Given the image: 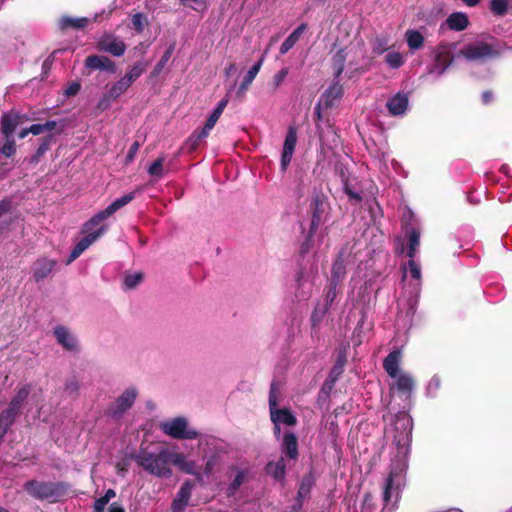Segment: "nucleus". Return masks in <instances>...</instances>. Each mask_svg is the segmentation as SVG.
Returning a JSON list of instances; mask_svg holds the SVG:
<instances>
[{
    "instance_id": "nucleus-1",
    "label": "nucleus",
    "mask_w": 512,
    "mask_h": 512,
    "mask_svg": "<svg viewBox=\"0 0 512 512\" xmlns=\"http://www.w3.org/2000/svg\"><path fill=\"white\" fill-rule=\"evenodd\" d=\"M178 454L171 453L168 449L163 447L158 448H140L138 453L132 456L138 466L143 468L146 472L151 475L168 478L172 475L170 463L176 462Z\"/></svg>"
},
{
    "instance_id": "nucleus-2",
    "label": "nucleus",
    "mask_w": 512,
    "mask_h": 512,
    "mask_svg": "<svg viewBox=\"0 0 512 512\" xmlns=\"http://www.w3.org/2000/svg\"><path fill=\"white\" fill-rule=\"evenodd\" d=\"M24 490L36 500L54 503L67 494L69 485L64 482L31 479L25 482Z\"/></svg>"
},
{
    "instance_id": "nucleus-3",
    "label": "nucleus",
    "mask_w": 512,
    "mask_h": 512,
    "mask_svg": "<svg viewBox=\"0 0 512 512\" xmlns=\"http://www.w3.org/2000/svg\"><path fill=\"white\" fill-rule=\"evenodd\" d=\"M136 192H130L125 194L124 196L116 199L110 205H108L104 210H101L97 214H95L92 218H90L87 222H85L86 230H91L96 228L100 223L104 220L112 216L115 212H117L122 207L129 204L135 198Z\"/></svg>"
},
{
    "instance_id": "nucleus-4",
    "label": "nucleus",
    "mask_w": 512,
    "mask_h": 512,
    "mask_svg": "<svg viewBox=\"0 0 512 512\" xmlns=\"http://www.w3.org/2000/svg\"><path fill=\"white\" fill-rule=\"evenodd\" d=\"M277 397L275 383L271 384L269 392V409L270 419L273 424L283 423L287 426H295L297 424V418L288 408H277Z\"/></svg>"
},
{
    "instance_id": "nucleus-5",
    "label": "nucleus",
    "mask_w": 512,
    "mask_h": 512,
    "mask_svg": "<svg viewBox=\"0 0 512 512\" xmlns=\"http://www.w3.org/2000/svg\"><path fill=\"white\" fill-rule=\"evenodd\" d=\"M162 431L174 439H196L198 432L187 428V420L183 417H177L171 421L161 424Z\"/></svg>"
},
{
    "instance_id": "nucleus-6",
    "label": "nucleus",
    "mask_w": 512,
    "mask_h": 512,
    "mask_svg": "<svg viewBox=\"0 0 512 512\" xmlns=\"http://www.w3.org/2000/svg\"><path fill=\"white\" fill-rule=\"evenodd\" d=\"M459 53L469 61L495 58L499 55L498 51L492 45L483 41L469 44L461 49Z\"/></svg>"
},
{
    "instance_id": "nucleus-7",
    "label": "nucleus",
    "mask_w": 512,
    "mask_h": 512,
    "mask_svg": "<svg viewBox=\"0 0 512 512\" xmlns=\"http://www.w3.org/2000/svg\"><path fill=\"white\" fill-rule=\"evenodd\" d=\"M107 230L106 225H101L97 229L86 230L85 224L83 225L82 232L86 235L74 246L72 249L67 263L76 260L90 245H92L99 237H101Z\"/></svg>"
},
{
    "instance_id": "nucleus-8",
    "label": "nucleus",
    "mask_w": 512,
    "mask_h": 512,
    "mask_svg": "<svg viewBox=\"0 0 512 512\" xmlns=\"http://www.w3.org/2000/svg\"><path fill=\"white\" fill-rule=\"evenodd\" d=\"M137 397V390L135 388L126 389L114 402H112L108 409V415L115 419H119L122 415L129 410Z\"/></svg>"
},
{
    "instance_id": "nucleus-9",
    "label": "nucleus",
    "mask_w": 512,
    "mask_h": 512,
    "mask_svg": "<svg viewBox=\"0 0 512 512\" xmlns=\"http://www.w3.org/2000/svg\"><path fill=\"white\" fill-rule=\"evenodd\" d=\"M327 208L326 197L323 194H316L311 203V222L310 228L313 231H318L319 227L324 223V214Z\"/></svg>"
},
{
    "instance_id": "nucleus-10",
    "label": "nucleus",
    "mask_w": 512,
    "mask_h": 512,
    "mask_svg": "<svg viewBox=\"0 0 512 512\" xmlns=\"http://www.w3.org/2000/svg\"><path fill=\"white\" fill-rule=\"evenodd\" d=\"M297 143V129L295 126L290 125L287 130V134L283 144V150L281 155V170L285 172L292 160V156L295 151Z\"/></svg>"
},
{
    "instance_id": "nucleus-11",
    "label": "nucleus",
    "mask_w": 512,
    "mask_h": 512,
    "mask_svg": "<svg viewBox=\"0 0 512 512\" xmlns=\"http://www.w3.org/2000/svg\"><path fill=\"white\" fill-rule=\"evenodd\" d=\"M403 482L404 476L402 474V471L394 468L391 469L388 477L386 478L383 491V499L386 503L391 501L393 493H395L396 496L399 495Z\"/></svg>"
},
{
    "instance_id": "nucleus-12",
    "label": "nucleus",
    "mask_w": 512,
    "mask_h": 512,
    "mask_svg": "<svg viewBox=\"0 0 512 512\" xmlns=\"http://www.w3.org/2000/svg\"><path fill=\"white\" fill-rule=\"evenodd\" d=\"M280 450L282 452V456L288 460V462L293 461L297 462L299 458V449H298V438L295 433L291 431H286L282 437V441L280 444Z\"/></svg>"
},
{
    "instance_id": "nucleus-13",
    "label": "nucleus",
    "mask_w": 512,
    "mask_h": 512,
    "mask_svg": "<svg viewBox=\"0 0 512 512\" xmlns=\"http://www.w3.org/2000/svg\"><path fill=\"white\" fill-rule=\"evenodd\" d=\"M350 255L348 244L344 245L339 252L332 264L331 279L333 283L340 284L346 276V265L345 260Z\"/></svg>"
},
{
    "instance_id": "nucleus-14",
    "label": "nucleus",
    "mask_w": 512,
    "mask_h": 512,
    "mask_svg": "<svg viewBox=\"0 0 512 512\" xmlns=\"http://www.w3.org/2000/svg\"><path fill=\"white\" fill-rule=\"evenodd\" d=\"M98 49L110 53L113 56L120 57L125 53L126 44L114 35H104L98 41Z\"/></svg>"
},
{
    "instance_id": "nucleus-15",
    "label": "nucleus",
    "mask_w": 512,
    "mask_h": 512,
    "mask_svg": "<svg viewBox=\"0 0 512 512\" xmlns=\"http://www.w3.org/2000/svg\"><path fill=\"white\" fill-rule=\"evenodd\" d=\"M22 123V116L14 110L4 113L1 116V134L3 138L14 137V132Z\"/></svg>"
},
{
    "instance_id": "nucleus-16",
    "label": "nucleus",
    "mask_w": 512,
    "mask_h": 512,
    "mask_svg": "<svg viewBox=\"0 0 512 512\" xmlns=\"http://www.w3.org/2000/svg\"><path fill=\"white\" fill-rule=\"evenodd\" d=\"M85 66L91 70H101L110 73L116 72V64L107 56L89 55L85 59Z\"/></svg>"
},
{
    "instance_id": "nucleus-17",
    "label": "nucleus",
    "mask_w": 512,
    "mask_h": 512,
    "mask_svg": "<svg viewBox=\"0 0 512 512\" xmlns=\"http://www.w3.org/2000/svg\"><path fill=\"white\" fill-rule=\"evenodd\" d=\"M343 96V86L339 83V79H334L333 83L322 94L320 101L323 102L325 109H330L335 106Z\"/></svg>"
},
{
    "instance_id": "nucleus-18",
    "label": "nucleus",
    "mask_w": 512,
    "mask_h": 512,
    "mask_svg": "<svg viewBox=\"0 0 512 512\" xmlns=\"http://www.w3.org/2000/svg\"><path fill=\"white\" fill-rule=\"evenodd\" d=\"M264 57H261L246 73V75L243 77L242 82L240 83L236 95L237 97L242 100L245 97V94L247 90L249 89L250 85L252 84L253 80L259 73L261 66L263 64Z\"/></svg>"
},
{
    "instance_id": "nucleus-19",
    "label": "nucleus",
    "mask_w": 512,
    "mask_h": 512,
    "mask_svg": "<svg viewBox=\"0 0 512 512\" xmlns=\"http://www.w3.org/2000/svg\"><path fill=\"white\" fill-rule=\"evenodd\" d=\"M408 102L407 94L398 92L387 101L386 107L391 115L398 116L405 113Z\"/></svg>"
},
{
    "instance_id": "nucleus-20",
    "label": "nucleus",
    "mask_w": 512,
    "mask_h": 512,
    "mask_svg": "<svg viewBox=\"0 0 512 512\" xmlns=\"http://www.w3.org/2000/svg\"><path fill=\"white\" fill-rule=\"evenodd\" d=\"M453 61L454 57L448 45H440L435 54V67L439 69L438 73L443 74Z\"/></svg>"
},
{
    "instance_id": "nucleus-21",
    "label": "nucleus",
    "mask_w": 512,
    "mask_h": 512,
    "mask_svg": "<svg viewBox=\"0 0 512 512\" xmlns=\"http://www.w3.org/2000/svg\"><path fill=\"white\" fill-rule=\"evenodd\" d=\"M56 262L47 258L38 259L33 266V278L36 282L43 281L53 270Z\"/></svg>"
},
{
    "instance_id": "nucleus-22",
    "label": "nucleus",
    "mask_w": 512,
    "mask_h": 512,
    "mask_svg": "<svg viewBox=\"0 0 512 512\" xmlns=\"http://www.w3.org/2000/svg\"><path fill=\"white\" fill-rule=\"evenodd\" d=\"M54 335L57 342L62 345L68 351H74L77 349V341L73 335L70 334L69 330L64 326H57L54 329Z\"/></svg>"
},
{
    "instance_id": "nucleus-23",
    "label": "nucleus",
    "mask_w": 512,
    "mask_h": 512,
    "mask_svg": "<svg viewBox=\"0 0 512 512\" xmlns=\"http://www.w3.org/2000/svg\"><path fill=\"white\" fill-rule=\"evenodd\" d=\"M265 471L276 481H283L286 477V459L284 456L276 461H269L265 466Z\"/></svg>"
},
{
    "instance_id": "nucleus-24",
    "label": "nucleus",
    "mask_w": 512,
    "mask_h": 512,
    "mask_svg": "<svg viewBox=\"0 0 512 512\" xmlns=\"http://www.w3.org/2000/svg\"><path fill=\"white\" fill-rule=\"evenodd\" d=\"M401 360V351L393 350L391 351L383 360V368L386 373L392 377L396 378L399 373V364Z\"/></svg>"
},
{
    "instance_id": "nucleus-25",
    "label": "nucleus",
    "mask_w": 512,
    "mask_h": 512,
    "mask_svg": "<svg viewBox=\"0 0 512 512\" xmlns=\"http://www.w3.org/2000/svg\"><path fill=\"white\" fill-rule=\"evenodd\" d=\"M91 20L87 17L73 18L70 16H62L59 19V28L62 31H66L68 29L80 30L85 28Z\"/></svg>"
},
{
    "instance_id": "nucleus-26",
    "label": "nucleus",
    "mask_w": 512,
    "mask_h": 512,
    "mask_svg": "<svg viewBox=\"0 0 512 512\" xmlns=\"http://www.w3.org/2000/svg\"><path fill=\"white\" fill-rule=\"evenodd\" d=\"M193 483L191 481H185L179 491L176 494V497L172 501V506H180L186 508L189 500L192 495Z\"/></svg>"
},
{
    "instance_id": "nucleus-27",
    "label": "nucleus",
    "mask_w": 512,
    "mask_h": 512,
    "mask_svg": "<svg viewBox=\"0 0 512 512\" xmlns=\"http://www.w3.org/2000/svg\"><path fill=\"white\" fill-rule=\"evenodd\" d=\"M446 23L451 30L462 31L469 25L468 16L462 12H455L448 16Z\"/></svg>"
},
{
    "instance_id": "nucleus-28",
    "label": "nucleus",
    "mask_w": 512,
    "mask_h": 512,
    "mask_svg": "<svg viewBox=\"0 0 512 512\" xmlns=\"http://www.w3.org/2000/svg\"><path fill=\"white\" fill-rule=\"evenodd\" d=\"M397 380L395 382V387L397 391L404 395L405 397H409L412 393V390L414 388V379L409 376L408 374H398Z\"/></svg>"
},
{
    "instance_id": "nucleus-29",
    "label": "nucleus",
    "mask_w": 512,
    "mask_h": 512,
    "mask_svg": "<svg viewBox=\"0 0 512 512\" xmlns=\"http://www.w3.org/2000/svg\"><path fill=\"white\" fill-rule=\"evenodd\" d=\"M347 59V52L345 48L339 49L332 57V67L334 70V79H339L344 71Z\"/></svg>"
},
{
    "instance_id": "nucleus-30",
    "label": "nucleus",
    "mask_w": 512,
    "mask_h": 512,
    "mask_svg": "<svg viewBox=\"0 0 512 512\" xmlns=\"http://www.w3.org/2000/svg\"><path fill=\"white\" fill-rule=\"evenodd\" d=\"M209 135V132H207L205 129H201L200 131H194L189 138L184 143V149L187 150V152L192 153L194 152L198 146L200 145L201 141L205 139Z\"/></svg>"
},
{
    "instance_id": "nucleus-31",
    "label": "nucleus",
    "mask_w": 512,
    "mask_h": 512,
    "mask_svg": "<svg viewBox=\"0 0 512 512\" xmlns=\"http://www.w3.org/2000/svg\"><path fill=\"white\" fill-rule=\"evenodd\" d=\"M55 142L53 134H47L41 139V143L36 152L31 156L30 163L37 164L42 156L50 149L51 144Z\"/></svg>"
},
{
    "instance_id": "nucleus-32",
    "label": "nucleus",
    "mask_w": 512,
    "mask_h": 512,
    "mask_svg": "<svg viewBox=\"0 0 512 512\" xmlns=\"http://www.w3.org/2000/svg\"><path fill=\"white\" fill-rule=\"evenodd\" d=\"M20 414L21 410L8 404L7 408L2 410L0 413V423L10 429Z\"/></svg>"
},
{
    "instance_id": "nucleus-33",
    "label": "nucleus",
    "mask_w": 512,
    "mask_h": 512,
    "mask_svg": "<svg viewBox=\"0 0 512 512\" xmlns=\"http://www.w3.org/2000/svg\"><path fill=\"white\" fill-rule=\"evenodd\" d=\"M313 485L314 477L312 474L309 473L304 475L299 485L296 497L300 499V501H304L307 497H309Z\"/></svg>"
},
{
    "instance_id": "nucleus-34",
    "label": "nucleus",
    "mask_w": 512,
    "mask_h": 512,
    "mask_svg": "<svg viewBox=\"0 0 512 512\" xmlns=\"http://www.w3.org/2000/svg\"><path fill=\"white\" fill-rule=\"evenodd\" d=\"M247 474L246 470H237V474L226 489L227 497H233L236 494L240 486L246 481Z\"/></svg>"
},
{
    "instance_id": "nucleus-35",
    "label": "nucleus",
    "mask_w": 512,
    "mask_h": 512,
    "mask_svg": "<svg viewBox=\"0 0 512 512\" xmlns=\"http://www.w3.org/2000/svg\"><path fill=\"white\" fill-rule=\"evenodd\" d=\"M408 250L407 256L414 258L417 252V248L420 245V231L417 228H411L408 234Z\"/></svg>"
},
{
    "instance_id": "nucleus-36",
    "label": "nucleus",
    "mask_w": 512,
    "mask_h": 512,
    "mask_svg": "<svg viewBox=\"0 0 512 512\" xmlns=\"http://www.w3.org/2000/svg\"><path fill=\"white\" fill-rule=\"evenodd\" d=\"M146 68L147 63L138 61L128 69L127 73L124 75V78L132 85V83L145 72Z\"/></svg>"
},
{
    "instance_id": "nucleus-37",
    "label": "nucleus",
    "mask_w": 512,
    "mask_h": 512,
    "mask_svg": "<svg viewBox=\"0 0 512 512\" xmlns=\"http://www.w3.org/2000/svg\"><path fill=\"white\" fill-rule=\"evenodd\" d=\"M406 41H407L408 47L411 50H417L423 46L424 37L417 30H408L406 32Z\"/></svg>"
},
{
    "instance_id": "nucleus-38",
    "label": "nucleus",
    "mask_w": 512,
    "mask_h": 512,
    "mask_svg": "<svg viewBox=\"0 0 512 512\" xmlns=\"http://www.w3.org/2000/svg\"><path fill=\"white\" fill-rule=\"evenodd\" d=\"M30 393V388L28 385L18 389L15 396L10 400L9 404L14 406L15 408L22 410V407L27 400Z\"/></svg>"
},
{
    "instance_id": "nucleus-39",
    "label": "nucleus",
    "mask_w": 512,
    "mask_h": 512,
    "mask_svg": "<svg viewBox=\"0 0 512 512\" xmlns=\"http://www.w3.org/2000/svg\"><path fill=\"white\" fill-rule=\"evenodd\" d=\"M346 364V356L344 354H339L335 364L329 372L328 377L332 379V381H337L339 377L342 375L344 371V366Z\"/></svg>"
},
{
    "instance_id": "nucleus-40",
    "label": "nucleus",
    "mask_w": 512,
    "mask_h": 512,
    "mask_svg": "<svg viewBox=\"0 0 512 512\" xmlns=\"http://www.w3.org/2000/svg\"><path fill=\"white\" fill-rule=\"evenodd\" d=\"M130 86L131 84L124 77H122L119 81L112 85L108 93L110 94V97L116 100L123 93H125Z\"/></svg>"
},
{
    "instance_id": "nucleus-41",
    "label": "nucleus",
    "mask_w": 512,
    "mask_h": 512,
    "mask_svg": "<svg viewBox=\"0 0 512 512\" xmlns=\"http://www.w3.org/2000/svg\"><path fill=\"white\" fill-rule=\"evenodd\" d=\"M508 0H490L489 9L495 16H504L508 11Z\"/></svg>"
},
{
    "instance_id": "nucleus-42",
    "label": "nucleus",
    "mask_w": 512,
    "mask_h": 512,
    "mask_svg": "<svg viewBox=\"0 0 512 512\" xmlns=\"http://www.w3.org/2000/svg\"><path fill=\"white\" fill-rule=\"evenodd\" d=\"M4 143L0 146V154L6 158H10L16 153V142L14 137L3 138Z\"/></svg>"
},
{
    "instance_id": "nucleus-43",
    "label": "nucleus",
    "mask_w": 512,
    "mask_h": 512,
    "mask_svg": "<svg viewBox=\"0 0 512 512\" xmlns=\"http://www.w3.org/2000/svg\"><path fill=\"white\" fill-rule=\"evenodd\" d=\"M316 232L317 231L312 232L311 228L309 227V230L305 236V239L303 240V242L300 245L299 253L301 256H305L313 248V246H314L313 238H314Z\"/></svg>"
},
{
    "instance_id": "nucleus-44",
    "label": "nucleus",
    "mask_w": 512,
    "mask_h": 512,
    "mask_svg": "<svg viewBox=\"0 0 512 512\" xmlns=\"http://www.w3.org/2000/svg\"><path fill=\"white\" fill-rule=\"evenodd\" d=\"M132 28L136 33L141 34L148 25L147 17L143 13H136L132 16Z\"/></svg>"
},
{
    "instance_id": "nucleus-45",
    "label": "nucleus",
    "mask_w": 512,
    "mask_h": 512,
    "mask_svg": "<svg viewBox=\"0 0 512 512\" xmlns=\"http://www.w3.org/2000/svg\"><path fill=\"white\" fill-rule=\"evenodd\" d=\"M164 157L157 158L149 167L147 172L151 176L161 178L164 175L163 169Z\"/></svg>"
},
{
    "instance_id": "nucleus-46",
    "label": "nucleus",
    "mask_w": 512,
    "mask_h": 512,
    "mask_svg": "<svg viewBox=\"0 0 512 512\" xmlns=\"http://www.w3.org/2000/svg\"><path fill=\"white\" fill-rule=\"evenodd\" d=\"M173 51H174V44H171L167 49L166 51L164 52V54L162 55L161 59L158 61V63L156 64V66L154 67V71H153V74L154 75H157L159 74L162 69L165 67L166 63L169 61V59L171 58L172 54H173Z\"/></svg>"
},
{
    "instance_id": "nucleus-47",
    "label": "nucleus",
    "mask_w": 512,
    "mask_h": 512,
    "mask_svg": "<svg viewBox=\"0 0 512 512\" xmlns=\"http://www.w3.org/2000/svg\"><path fill=\"white\" fill-rule=\"evenodd\" d=\"M385 61L394 69L400 68L404 64L403 56L399 52H389L385 56Z\"/></svg>"
},
{
    "instance_id": "nucleus-48",
    "label": "nucleus",
    "mask_w": 512,
    "mask_h": 512,
    "mask_svg": "<svg viewBox=\"0 0 512 512\" xmlns=\"http://www.w3.org/2000/svg\"><path fill=\"white\" fill-rule=\"evenodd\" d=\"M143 273L136 272L134 274L126 275L124 278V285L128 289L135 288L143 280Z\"/></svg>"
},
{
    "instance_id": "nucleus-49",
    "label": "nucleus",
    "mask_w": 512,
    "mask_h": 512,
    "mask_svg": "<svg viewBox=\"0 0 512 512\" xmlns=\"http://www.w3.org/2000/svg\"><path fill=\"white\" fill-rule=\"evenodd\" d=\"M79 388V382L75 377H71L66 380L64 389L69 395L76 396L79 392Z\"/></svg>"
},
{
    "instance_id": "nucleus-50",
    "label": "nucleus",
    "mask_w": 512,
    "mask_h": 512,
    "mask_svg": "<svg viewBox=\"0 0 512 512\" xmlns=\"http://www.w3.org/2000/svg\"><path fill=\"white\" fill-rule=\"evenodd\" d=\"M339 284L338 283H333L332 281H330V284H329V287H328V290L326 292V296H325V306H327V309H329L330 305L334 302V300L336 299L337 297V291H336V288Z\"/></svg>"
},
{
    "instance_id": "nucleus-51",
    "label": "nucleus",
    "mask_w": 512,
    "mask_h": 512,
    "mask_svg": "<svg viewBox=\"0 0 512 512\" xmlns=\"http://www.w3.org/2000/svg\"><path fill=\"white\" fill-rule=\"evenodd\" d=\"M387 45L386 37L378 36L373 41V50L377 54H383L387 50Z\"/></svg>"
},
{
    "instance_id": "nucleus-52",
    "label": "nucleus",
    "mask_w": 512,
    "mask_h": 512,
    "mask_svg": "<svg viewBox=\"0 0 512 512\" xmlns=\"http://www.w3.org/2000/svg\"><path fill=\"white\" fill-rule=\"evenodd\" d=\"M327 311V306H325L323 309L318 307L314 309L311 315V322L313 327H316L321 323Z\"/></svg>"
},
{
    "instance_id": "nucleus-53",
    "label": "nucleus",
    "mask_w": 512,
    "mask_h": 512,
    "mask_svg": "<svg viewBox=\"0 0 512 512\" xmlns=\"http://www.w3.org/2000/svg\"><path fill=\"white\" fill-rule=\"evenodd\" d=\"M114 100L115 99L110 97V94L107 92L106 94L103 95V97L97 103L96 109L100 112H103L111 106V104Z\"/></svg>"
},
{
    "instance_id": "nucleus-54",
    "label": "nucleus",
    "mask_w": 512,
    "mask_h": 512,
    "mask_svg": "<svg viewBox=\"0 0 512 512\" xmlns=\"http://www.w3.org/2000/svg\"><path fill=\"white\" fill-rule=\"evenodd\" d=\"M221 115L222 114L218 112V110L214 109L209 118L207 119L203 129L210 133V131L214 128L215 124L217 123Z\"/></svg>"
},
{
    "instance_id": "nucleus-55",
    "label": "nucleus",
    "mask_w": 512,
    "mask_h": 512,
    "mask_svg": "<svg viewBox=\"0 0 512 512\" xmlns=\"http://www.w3.org/2000/svg\"><path fill=\"white\" fill-rule=\"evenodd\" d=\"M289 73V70L287 67H284L282 68L280 71H278L274 77H273V86H274V89L278 88L282 83L283 81L285 80V78L287 77Z\"/></svg>"
},
{
    "instance_id": "nucleus-56",
    "label": "nucleus",
    "mask_w": 512,
    "mask_h": 512,
    "mask_svg": "<svg viewBox=\"0 0 512 512\" xmlns=\"http://www.w3.org/2000/svg\"><path fill=\"white\" fill-rule=\"evenodd\" d=\"M401 424V427L404 429V430H408V433H411V430H412V420L407 417V416H398L397 417V422H396V430H398V425Z\"/></svg>"
},
{
    "instance_id": "nucleus-57",
    "label": "nucleus",
    "mask_w": 512,
    "mask_h": 512,
    "mask_svg": "<svg viewBox=\"0 0 512 512\" xmlns=\"http://www.w3.org/2000/svg\"><path fill=\"white\" fill-rule=\"evenodd\" d=\"M296 43H297L296 39L294 37H292V35H289L280 46V49H279L280 54H282V55L286 54L290 49L293 48V46Z\"/></svg>"
},
{
    "instance_id": "nucleus-58",
    "label": "nucleus",
    "mask_w": 512,
    "mask_h": 512,
    "mask_svg": "<svg viewBox=\"0 0 512 512\" xmlns=\"http://www.w3.org/2000/svg\"><path fill=\"white\" fill-rule=\"evenodd\" d=\"M408 267L412 278L419 279L421 277L420 267L414 261V258H409Z\"/></svg>"
},
{
    "instance_id": "nucleus-59",
    "label": "nucleus",
    "mask_w": 512,
    "mask_h": 512,
    "mask_svg": "<svg viewBox=\"0 0 512 512\" xmlns=\"http://www.w3.org/2000/svg\"><path fill=\"white\" fill-rule=\"evenodd\" d=\"M80 89H81V85L79 82H72L64 90V95L67 97L75 96L79 93Z\"/></svg>"
},
{
    "instance_id": "nucleus-60",
    "label": "nucleus",
    "mask_w": 512,
    "mask_h": 512,
    "mask_svg": "<svg viewBox=\"0 0 512 512\" xmlns=\"http://www.w3.org/2000/svg\"><path fill=\"white\" fill-rule=\"evenodd\" d=\"M343 190L349 196L350 199H354L357 202L362 201V196L360 195V193L353 191L350 187L349 182L343 184Z\"/></svg>"
},
{
    "instance_id": "nucleus-61",
    "label": "nucleus",
    "mask_w": 512,
    "mask_h": 512,
    "mask_svg": "<svg viewBox=\"0 0 512 512\" xmlns=\"http://www.w3.org/2000/svg\"><path fill=\"white\" fill-rule=\"evenodd\" d=\"M108 503L109 502L103 496L96 499L93 505L94 512H105V507Z\"/></svg>"
},
{
    "instance_id": "nucleus-62",
    "label": "nucleus",
    "mask_w": 512,
    "mask_h": 512,
    "mask_svg": "<svg viewBox=\"0 0 512 512\" xmlns=\"http://www.w3.org/2000/svg\"><path fill=\"white\" fill-rule=\"evenodd\" d=\"M335 383H336V381H332V379H330V377H328L326 379V381L324 382V384H323V386L321 388L320 393L324 394L326 397H328L330 392L334 388Z\"/></svg>"
},
{
    "instance_id": "nucleus-63",
    "label": "nucleus",
    "mask_w": 512,
    "mask_h": 512,
    "mask_svg": "<svg viewBox=\"0 0 512 512\" xmlns=\"http://www.w3.org/2000/svg\"><path fill=\"white\" fill-rule=\"evenodd\" d=\"M140 147V143L138 141H135L129 148V151L126 156L127 162L133 161L135 155L137 154Z\"/></svg>"
},
{
    "instance_id": "nucleus-64",
    "label": "nucleus",
    "mask_w": 512,
    "mask_h": 512,
    "mask_svg": "<svg viewBox=\"0 0 512 512\" xmlns=\"http://www.w3.org/2000/svg\"><path fill=\"white\" fill-rule=\"evenodd\" d=\"M307 27H308L307 23H302L290 35H292V37H294L296 39V41L298 42V40L300 39V37L304 33V31L307 29Z\"/></svg>"
}]
</instances>
